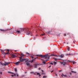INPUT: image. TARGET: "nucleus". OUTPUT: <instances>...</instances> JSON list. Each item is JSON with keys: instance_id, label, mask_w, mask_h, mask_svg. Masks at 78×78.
Here are the masks:
<instances>
[{"instance_id": "nucleus-1", "label": "nucleus", "mask_w": 78, "mask_h": 78, "mask_svg": "<svg viewBox=\"0 0 78 78\" xmlns=\"http://www.w3.org/2000/svg\"><path fill=\"white\" fill-rule=\"evenodd\" d=\"M37 56H40L41 58H45L46 59H50V57L51 56V55L49 56L48 54L44 55H37Z\"/></svg>"}, {"instance_id": "nucleus-2", "label": "nucleus", "mask_w": 78, "mask_h": 78, "mask_svg": "<svg viewBox=\"0 0 78 78\" xmlns=\"http://www.w3.org/2000/svg\"><path fill=\"white\" fill-rule=\"evenodd\" d=\"M20 63V62H16L15 64H16V66H19Z\"/></svg>"}, {"instance_id": "nucleus-3", "label": "nucleus", "mask_w": 78, "mask_h": 78, "mask_svg": "<svg viewBox=\"0 0 78 78\" xmlns=\"http://www.w3.org/2000/svg\"><path fill=\"white\" fill-rule=\"evenodd\" d=\"M10 55L11 56H12V58H14L16 57V56H15V55H14V54H12Z\"/></svg>"}, {"instance_id": "nucleus-4", "label": "nucleus", "mask_w": 78, "mask_h": 78, "mask_svg": "<svg viewBox=\"0 0 78 78\" xmlns=\"http://www.w3.org/2000/svg\"><path fill=\"white\" fill-rule=\"evenodd\" d=\"M64 55L63 54L61 55H60L59 56V57H60V58H64Z\"/></svg>"}, {"instance_id": "nucleus-5", "label": "nucleus", "mask_w": 78, "mask_h": 78, "mask_svg": "<svg viewBox=\"0 0 78 78\" xmlns=\"http://www.w3.org/2000/svg\"><path fill=\"white\" fill-rule=\"evenodd\" d=\"M8 29H7V30H2V29H0V30L2 31H7V30H8Z\"/></svg>"}, {"instance_id": "nucleus-6", "label": "nucleus", "mask_w": 78, "mask_h": 78, "mask_svg": "<svg viewBox=\"0 0 78 78\" xmlns=\"http://www.w3.org/2000/svg\"><path fill=\"white\" fill-rule=\"evenodd\" d=\"M69 56H73V54H66V56H69Z\"/></svg>"}, {"instance_id": "nucleus-7", "label": "nucleus", "mask_w": 78, "mask_h": 78, "mask_svg": "<svg viewBox=\"0 0 78 78\" xmlns=\"http://www.w3.org/2000/svg\"><path fill=\"white\" fill-rule=\"evenodd\" d=\"M61 76H62V77L64 76V77H67V76H66V75H65L63 74H62V75H61Z\"/></svg>"}, {"instance_id": "nucleus-8", "label": "nucleus", "mask_w": 78, "mask_h": 78, "mask_svg": "<svg viewBox=\"0 0 78 78\" xmlns=\"http://www.w3.org/2000/svg\"><path fill=\"white\" fill-rule=\"evenodd\" d=\"M9 64H10V62L5 63V66H8V65H9Z\"/></svg>"}, {"instance_id": "nucleus-9", "label": "nucleus", "mask_w": 78, "mask_h": 78, "mask_svg": "<svg viewBox=\"0 0 78 78\" xmlns=\"http://www.w3.org/2000/svg\"><path fill=\"white\" fill-rule=\"evenodd\" d=\"M20 56L21 57H23V56H25V55H24V54H21L20 55Z\"/></svg>"}, {"instance_id": "nucleus-10", "label": "nucleus", "mask_w": 78, "mask_h": 78, "mask_svg": "<svg viewBox=\"0 0 78 78\" xmlns=\"http://www.w3.org/2000/svg\"><path fill=\"white\" fill-rule=\"evenodd\" d=\"M34 61H35L34 59L32 61H29V62H31V63H33V62H34Z\"/></svg>"}, {"instance_id": "nucleus-11", "label": "nucleus", "mask_w": 78, "mask_h": 78, "mask_svg": "<svg viewBox=\"0 0 78 78\" xmlns=\"http://www.w3.org/2000/svg\"><path fill=\"white\" fill-rule=\"evenodd\" d=\"M37 65L36 64H35L34 65V68H37Z\"/></svg>"}, {"instance_id": "nucleus-12", "label": "nucleus", "mask_w": 78, "mask_h": 78, "mask_svg": "<svg viewBox=\"0 0 78 78\" xmlns=\"http://www.w3.org/2000/svg\"><path fill=\"white\" fill-rule=\"evenodd\" d=\"M25 60H24V59H20V62H23V61H24Z\"/></svg>"}, {"instance_id": "nucleus-13", "label": "nucleus", "mask_w": 78, "mask_h": 78, "mask_svg": "<svg viewBox=\"0 0 78 78\" xmlns=\"http://www.w3.org/2000/svg\"><path fill=\"white\" fill-rule=\"evenodd\" d=\"M30 73L31 74H33V75H35V73L34 72H30Z\"/></svg>"}, {"instance_id": "nucleus-14", "label": "nucleus", "mask_w": 78, "mask_h": 78, "mask_svg": "<svg viewBox=\"0 0 78 78\" xmlns=\"http://www.w3.org/2000/svg\"><path fill=\"white\" fill-rule=\"evenodd\" d=\"M30 34V32L29 31V32H27V34H27V35H29Z\"/></svg>"}, {"instance_id": "nucleus-15", "label": "nucleus", "mask_w": 78, "mask_h": 78, "mask_svg": "<svg viewBox=\"0 0 78 78\" xmlns=\"http://www.w3.org/2000/svg\"><path fill=\"white\" fill-rule=\"evenodd\" d=\"M52 56H55V57H57V56H58V55H52Z\"/></svg>"}, {"instance_id": "nucleus-16", "label": "nucleus", "mask_w": 78, "mask_h": 78, "mask_svg": "<svg viewBox=\"0 0 78 78\" xmlns=\"http://www.w3.org/2000/svg\"><path fill=\"white\" fill-rule=\"evenodd\" d=\"M25 62L27 63H28V62H30V61H29L28 60H27L25 61Z\"/></svg>"}, {"instance_id": "nucleus-17", "label": "nucleus", "mask_w": 78, "mask_h": 78, "mask_svg": "<svg viewBox=\"0 0 78 78\" xmlns=\"http://www.w3.org/2000/svg\"><path fill=\"white\" fill-rule=\"evenodd\" d=\"M37 75H39V76H41V74H40V73H37Z\"/></svg>"}, {"instance_id": "nucleus-18", "label": "nucleus", "mask_w": 78, "mask_h": 78, "mask_svg": "<svg viewBox=\"0 0 78 78\" xmlns=\"http://www.w3.org/2000/svg\"><path fill=\"white\" fill-rule=\"evenodd\" d=\"M41 61H46V62H47V61H48V60H43V59H41Z\"/></svg>"}, {"instance_id": "nucleus-19", "label": "nucleus", "mask_w": 78, "mask_h": 78, "mask_svg": "<svg viewBox=\"0 0 78 78\" xmlns=\"http://www.w3.org/2000/svg\"><path fill=\"white\" fill-rule=\"evenodd\" d=\"M46 62H45V61H43L42 62V63H43L44 65V64H45V63H46Z\"/></svg>"}, {"instance_id": "nucleus-20", "label": "nucleus", "mask_w": 78, "mask_h": 78, "mask_svg": "<svg viewBox=\"0 0 78 78\" xmlns=\"http://www.w3.org/2000/svg\"><path fill=\"white\" fill-rule=\"evenodd\" d=\"M66 62H64V63H63V65L65 66V65H66Z\"/></svg>"}, {"instance_id": "nucleus-21", "label": "nucleus", "mask_w": 78, "mask_h": 78, "mask_svg": "<svg viewBox=\"0 0 78 78\" xmlns=\"http://www.w3.org/2000/svg\"><path fill=\"white\" fill-rule=\"evenodd\" d=\"M26 64L27 66H30V63H26Z\"/></svg>"}, {"instance_id": "nucleus-22", "label": "nucleus", "mask_w": 78, "mask_h": 78, "mask_svg": "<svg viewBox=\"0 0 78 78\" xmlns=\"http://www.w3.org/2000/svg\"><path fill=\"white\" fill-rule=\"evenodd\" d=\"M8 73H12V74H14V73H12L11 72H8Z\"/></svg>"}, {"instance_id": "nucleus-23", "label": "nucleus", "mask_w": 78, "mask_h": 78, "mask_svg": "<svg viewBox=\"0 0 78 78\" xmlns=\"http://www.w3.org/2000/svg\"><path fill=\"white\" fill-rule=\"evenodd\" d=\"M73 64H76V62H75L73 61Z\"/></svg>"}, {"instance_id": "nucleus-24", "label": "nucleus", "mask_w": 78, "mask_h": 78, "mask_svg": "<svg viewBox=\"0 0 78 78\" xmlns=\"http://www.w3.org/2000/svg\"><path fill=\"white\" fill-rule=\"evenodd\" d=\"M54 59H55V61H56V60H58V59L56 58H54Z\"/></svg>"}, {"instance_id": "nucleus-25", "label": "nucleus", "mask_w": 78, "mask_h": 78, "mask_svg": "<svg viewBox=\"0 0 78 78\" xmlns=\"http://www.w3.org/2000/svg\"><path fill=\"white\" fill-rule=\"evenodd\" d=\"M1 51H5V50H3V49H0Z\"/></svg>"}, {"instance_id": "nucleus-26", "label": "nucleus", "mask_w": 78, "mask_h": 78, "mask_svg": "<svg viewBox=\"0 0 78 78\" xmlns=\"http://www.w3.org/2000/svg\"><path fill=\"white\" fill-rule=\"evenodd\" d=\"M2 64V66H5V64L2 63V64Z\"/></svg>"}, {"instance_id": "nucleus-27", "label": "nucleus", "mask_w": 78, "mask_h": 78, "mask_svg": "<svg viewBox=\"0 0 78 78\" xmlns=\"http://www.w3.org/2000/svg\"><path fill=\"white\" fill-rule=\"evenodd\" d=\"M16 32H17V33H20V31L17 30V31H16Z\"/></svg>"}, {"instance_id": "nucleus-28", "label": "nucleus", "mask_w": 78, "mask_h": 78, "mask_svg": "<svg viewBox=\"0 0 78 78\" xmlns=\"http://www.w3.org/2000/svg\"><path fill=\"white\" fill-rule=\"evenodd\" d=\"M15 72H17V69L16 68L15 69Z\"/></svg>"}, {"instance_id": "nucleus-29", "label": "nucleus", "mask_w": 78, "mask_h": 78, "mask_svg": "<svg viewBox=\"0 0 78 78\" xmlns=\"http://www.w3.org/2000/svg\"><path fill=\"white\" fill-rule=\"evenodd\" d=\"M43 78H47V76H43Z\"/></svg>"}, {"instance_id": "nucleus-30", "label": "nucleus", "mask_w": 78, "mask_h": 78, "mask_svg": "<svg viewBox=\"0 0 78 78\" xmlns=\"http://www.w3.org/2000/svg\"><path fill=\"white\" fill-rule=\"evenodd\" d=\"M8 54H9V52L5 53V55H8Z\"/></svg>"}, {"instance_id": "nucleus-31", "label": "nucleus", "mask_w": 78, "mask_h": 78, "mask_svg": "<svg viewBox=\"0 0 78 78\" xmlns=\"http://www.w3.org/2000/svg\"><path fill=\"white\" fill-rule=\"evenodd\" d=\"M54 65H56V62H54Z\"/></svg>"}, {"instance_id": "nucleus-32", "label": "nucleus", "mask_w": 78, "mask_h": 78, "mask_svg": "<svg viewBox=\"0 0 78 78\" xmlns=\"http://www.w3.org/2000/svg\"><path fill=\"white\" fill-rule=\"evenodd\" d=\"M22 58V57L21 56L20 57V59H21Z\"/></svg>"}, {"instance_id": "nucleus-33", "label": "nucleus", "mask_w": 78, "mask_h": 78, "mask_svg": "<svg viewBox=\"0 0 78 78\" xmlns=\"http://www.w3.org/2000/svg\"><path fill=\"white\" fill-rule=\"evenodd\" d=\"M50 64L51 65H53V63H50Z\"/></svg>"}, {"instance_id": "nucleus-34", "label": "nucleus", "mask_w": 78, "mask_h": 78, "mask_svg": "<svg viewBox=\"0 0 78 78\" xmlns=\"http://www.w3.org/2000/svg\"><path fill=\"white\" fill-rule=\"evenodd\" d=\"M71 72H72V73H75V72H74V71H72Z\"/></svg>"}, {"instance_id": "nucleus-35", "label": "nucleus", "mask_w": 78, "mask_h": 78, "mask_svg": "<svg viewBox=\"0 0 78 78\" xmlns=\"http://www.w3.org/2000/svg\"><path fill=\"white\" fill-rule=\"evenodd\" d=\"M44 34H42L40 35V36H44Z\"/></svg>"}, {"instance_id": "nucleus-36", "label": "nucleus", "mask_w": 78, "mask_h": 78, "mask_svg": "<svg viewBox=\"0 0 78 78\" xmlns=\"http://www.w3.org/2000/svg\"><path fill=\"white\" fill-rule=\"evenodd\" d=\"M26 30H27V31H28V30H29V29H26Z\"/></svg>"}, {"instance_id": "nucleus-37", "label": "nucleus", "mask_w": 78, "mask_h": 78, "mask_svg": "<svg viewBox=\"0 0 78 78\" xmlns=\"http://www.w3.org/2000/svg\"><path fill=\"white\" fill-rule=\"evenodd\" d=\"M7 51H8V52H9V50L8 49V50H7Z\"/></svg>"}, {"instance_id": "nucleus-38", "label": "nucleus", "mask_w": 78, "mask_h": 78, "mask_svg": "<svg viewBox=\"0 0 78 78\" xmlns=\"http://www.w3.org/2000/svg\"><path fill=\"white\" fill-rule=\"evenodd\" d=\"M27 55H30V54H29V53L27 52Z\"/></svg>"}, {"instance_id": "nucleus-39", "label": "nucleus", "mask_w": 78, "mask_h": 78, "mask_svg": "<svg viewBox=\"0 0 78 78\" xmlns=\"http://www.w3.org/2000/svg\"><path fill=\"white\" fill-rule=\"evenodd\" d=\"M64 36H66V34H64Z\"/></svg>"}, {"instance_id": "nucleus-40", "label": "nucleus", "mask_w": 78, "mask_h": 78, "mask_svg": "<svg viewBox=\"0 0 78 78\" xmlns=\"http://www.w3.org/2000/svg\"><path fill=\"white\" fill-rule=\"evenodd\" d=\"M53 72V70L51 71V73H52Z\"/></svg>"}, {"instance_id": "nucleus-41", "label": "nucleus", "mask_w": 78, "mask_h": 78, "mask_svg": "<svg viewBox=\"0 0 78 78\" xmlns=\"http://www.w3.org/2000/svg\"><path fill=\"white\" fill-rule=\"evenodd\" d=\"M50 67H51V66H50L48 68H50Z\"/></svg>"}, {"instance_id": "nucleus-42", "label": "nucleus", "mask_w": 78, "mask_h": 78, "mask_svg": "<svg viewBox=\"0 0 78 78\" xmlns=\"http://www.w3.org/2000/svg\"><path fill=\"white\" fill-rule=\"evenodd\" d=\"M11 76H12V77H13V76H14V75H12Z\"/></svg>"}, {"instance_id": "nucleus-43", "label": "nucleus", "mask_w": 78, "mask_h": 78, "mask_svg": "<svg viewBox=\"0 0 78 78\" xmlns=\"http://www.w3.org/2000/svg\"><path fill=\"white\" fill-rule=\"evenodd\" d=\"M67 50L68 51H70V50H69V49H67Z\"/></svg>"}, {"instance_id": "nucleus-44", "label": "nucleus", "mask_w": 78, "mask_h": 78, "mask_svg": "<svg viewBox=\"0 0 78 78\" xmlns=\"http://www.w3.org/2000/svg\"><path fill=\"white\" fill-rule=\"evenodd\" d=\"M56 76H58V74H55Z\"/></svg>"}, {"instance_id": "nucleus-45", "label": "nucleus", "mask_w": 78, "mask_h": 78, "mask_svg": "<svg viewBox=\"0 0 78 78\" xmlns=\"http://www.w3.org/2000/svg\"><path fill=\"white\" fill-rule=\"evenodd\" d=\"M61 71H62V70H60L59 71V72H61Z\"/></svg>"}, {"instance_id": "nucleus-46", "label": "nucleus", "mask_w": 78, "mask_h": 78, "mask_svg": "<svg viewBox=\"0 0 78 78\" xmlns=\"http://www.w3.org/2000/svg\"><path fill=\"white\" fill-rule=\"evenodd\" d=\"M0 74L2 75V72H1Z\"/></svg>"}, {"instance_id": "nucleus-47", "label": "nucleus", "mask_w": 78, "mask_h": 78, "mask_svg": "<svg viewBox=\"0 0 78 78\" xmlns=\"http://www.w3.org/2000/svg\"><path fill=\"white\" fill-rule=\"evenodd\" d=\"M16 74H14V76H16Z\"/></svg>"}, {"instance_id": "nucleus-48", "label": "nucleus", "mask_w": 78, "mask_h": 78, "mask_svg": "<svg viewBox=\"0 0 78 78\" xmlns=\"http://www.w3.org/2000/svg\"><path fill=\"white\" fill-rule=\"evenodd\" d=\"M67 49H70V48H68Z\"/></svg>"}, {"instance_id": "nucleus-49", "label": "nucleus", "mask_w": 78, "mask_h": 78, "mask_svg": "<svg viewBox=\"0 0 78 78\" xmlns=\"http://www.w3.org/2000/svg\"><path fill=\"white\" fill-rule=\"evenodd\" d=\"M32 58H34V57H32Z\"/></svg>"}, {"instance_id": "nucleus-50", "label": "nucleus", "mask_w": 78, "mask_h": 78, "mask_svg": "<svg viewBox=\"0 0 78 78\" xmlns=\"http://www.w3.org/2000/svg\"><path fill=\"white\" fill-rule=\"evenodd\" d=\"M17 76H19V75L18 74L17 75Z\"/></svg>"}, {"instance_id": "nucleus-51", "label": "nucleus", "mask_w": 78, "mask_h": 78, "mask_svg": "<svg viewBox=\"0 0 78 78\" xmlns=\"http://www.w3.org/2000/svg\"><path fill=\"white\" fill-rule=\"evenodd\" d=\"M42 72H44V71H43V70H42Z\"/></svg>"}]
</instances>
